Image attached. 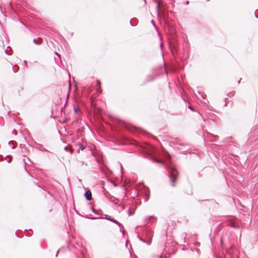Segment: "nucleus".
<instances>
[{
	"instance_id": "obj_1",
	"label": "nucleus",
	"mask_w": 258,
	"mask_h": 258,
	"mask_svg": "<svg viewBox=\"0 0 258 258\" xmlns=\"http://www.w3.org/2000/svg\"><path fill=\"white\" fill-rule=\"evenodd\" d=\"M169 175L172 185L174 186L176 183L177 178L178 176V172L175 168L172 167L169 171Z\"/></svg>"
},
{
	"instance_id": "obj_2",
	"label": "nucleus",
	"mask_w": 258,
	"mask_h": 258,
	"mask_svg": "<svg viewBox=\"0 0 258 258\" xmlns=\"http://www.w3.org/2000/svg\"><path fill=\"white\" fill-rule=\"evenodd\" d=\"M142 148L143 152L149 155H153L155 152L154 147L150 144H145L142 146Z\"/></svg>"
},
{
	"instance_id": "obj_3",
	"label": "nucleus",
	"mask_w": 258,
	"mask_h": 258,
	"mask_svg": "<svg viewBox=\"0 0 258 258\" xmlns=\"http://www.w3.org/2000/svg\"><path fill=\"white\" fill-rule=\"evenodd\" d=\"M86 199L88 201H90L92 199V194L90 190H88L85 194Z\"/></svg>"
},
{
	"instance_id": "obj_4",
	"label": "nucleus",
	"mask_w": 258,
	"mask_h": 258,
	"mask_svg": "<svg viewBox=\"0 0 258 258\" xmlns=\"http://www.w3.org/2000/svg\"><path fill=\"white\" fill-rule=\"evenodd\" d=\"M230 226H231V227H234V228L237 227L236 226H235L234 225V223L231 222V223H230Z\"/></svg>"
},
{
	"instance_id": "obj_5",
	"label": "nucleus",
	"mask_w": 258,
	"mask_h": 258,
	"mask_svg": "<svg viewBox=\"0 0 258 258\" xmlns=\"http://www.w3.org/2000/svg\"><path fill=\"white\" fill-rule=\"evenodd\" d=\"M97 86H98V87L100 86L101 82L100 81H99V80L97 81Z\"/></svg>"
},
{
	"instance_id": "obj_6",
	"label": "nucleus",
	"mask_w": 258,
	"mask_h": 258,
	"mask_svg": "<svg viewBox=\"0 0 258 258\" xmlns=\"http://www.w3.org/2000/svg\"><path fill=\"white\" fill-rule=\"evenodd\" d=\"M97 90L99 92H101L102 90L101 89L100 86L98 87V88L97 89Z\"/></svg>"
},
{
	"instance_id": "obj_7",
	"label": "nucleus",
	"mask_w": 258,
	"mask_h": 258,
	"mask_svg": "<svg viewBox=\"0 0 258 258\" xmlns=\"http://www.w3.org/2000/svg\"><path fill=\"white\" fill-rule=\"evenodd\" d=\"M80 149H81L82 150H83L84 149V147L82 145H80Z\"/></svg>"
},
{
	"instance_id": "obj_8",
	"label": "nucleus",
	"mask_w": 258,
	"mask_h": 258,
	"mask_svg": "<svg viewBox=\"0 0 258 258\" xmlns=\"http://www.w3.org/2000/svg\"><path fill=\"white\" fill-rule=\"evenodd\" d=\"M167 159L168 160H170V155H169L168 153H167Z\"/></svg>"
},
{
	"instance_id": "obj_9",
	"label": "nucleus",
	"mask_w": 258,
	"mask_h": 258,
	"mask_svg": "<svg viewBox=\"0 0 258 258\" xmlns=\"http://www.w3.org/2000/svg\"><path fill=\"white\" fill-rule=\"evenodd\" d=\"M155 161L157 163H162V162L160 160H158L157 159H155Z\"/></svg>"
},
{
	"instance_id": "obj_10",
	"label": "nucleus",
	"mask_w": 258,
	"mask_h": 258,
	"mask_svg": "<svg viewBox=\"0 0 258 258\" xmlns=\"http://www.w3.org/2000/svg\"><path fill=\"white\" fill-rule=\"evenodd\" d=\"M78 109L77 108H75V111L76 113H77V112H78Z\"/></svg>"
},
{
	"instance_id": "obj_11",
	"label": "nucleus",
	"mask_w": 258,
	"mask_h": 258,
	"mask_svg": "<svg viewBox=\"0 0 258 258\" xmlns=\"http://www.w3.org/2000/svg\"><path fill=\"white\" fill-rule=\"evenodd\" d=\"M55 53H56V54H57L58 56H59V55L57 53V52H56Z\"/></svg>"
}]
</instances>
